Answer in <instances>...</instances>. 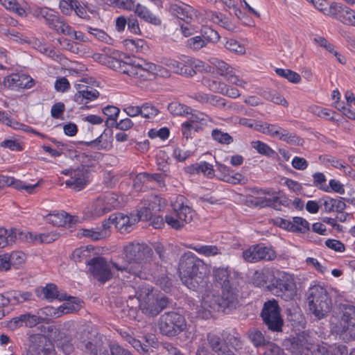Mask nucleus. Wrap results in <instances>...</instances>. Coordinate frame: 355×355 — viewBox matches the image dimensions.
<instances>
[{
  "label": "nucleus",
  "instance_id": "f257e3e1",
  "mask_svg": "<svg viewBox=\"0 0 355 355\" xmlns=\"http://www.w3.org/2000/svg\"><path fill=\"white\" fill-rule=\"evenodd\" d=\"M178 271L182 283L193 291L205 288L210 272L203 260L191 252L180 257Z\"/></svg>",
  "mask_w": 355,
  "mask_h": 355
},
{
  "label": "nucleus",
  "instance_id": "f03ea898",
  "mask_svg": "<svg viewBox=\"0 0 355 355\" xmlns=\"http://www.w3.org/2000/svg\"><path fill=\"white\" fill-rule=\"evenodd\" d=\"M123 251L126 262L123 264L112 262V267L118 271L141 277L142 268L141 264L152 257L153 249L145 243L132 242L124 247Z\"/></svg>",
  "mask_w": 355,
  "mask_h": 355
},
{
  "label": "nucleus",
  "instance_id": "7ed1b4c3",
  "mask_svg": "<svg viewBox=\"0 0 355 355\" xmlns=\"http://www.w3.org/2000/svg\"><path fill=\"white\" fill-rule=\"evenodd\" d=\"M267 289L285 301L293 300L297 295L296 284L292 275L279 270H274L271 283L267 285Z\"/></svg>",
  "mask_w": 355,
  "mask_h": 355
},
{
  "label": "nucleus",
  "instance_id": "20e7f679",
  "mask_svg": "<svg viewBox=\"0 0 355 355\" xmlns=\"http://www.w3.org/2000/svg\"><path fill=\"white\" fill-rule=\"evenodd\" d=\"M310 311L318 320L325 318L331 309V300L322 286H314L307 292Z\"/></svg>",
  "mask_w": 355,
  "mask_h": 355
},
{
  "label": "nucleus",
  "instance_id": "39448f33",
  "mask_svg": "<svg viewBox=\"0 0 355 355\" xmlns=\"http://www.w3.org/2000/svg\"><path fill=\"white\" fill-rule=\"evenodd\" d=\"M157 326L162 335L172 338L186 329L187 321L183 315L176 311H167L160 315Z\"/></svg>",
  "mask_w": 355,
  "mask_h": 355
},
{
  "label": "nucleus",
  "instance_id": "423d86ee",
  "mask_svg": "<svg viewBox=\"0 0 355 355\" xmlns=\"http://www.w3.org/2000/svg\"><path fill=\"white\" fill-rule=\"evenodd\" d=\"M112 262H108L106 258L100 256L93 257L85 261L89 274L97 282L103 284L110 281L114 277L111 269Z\"/></svg>",
  "mask_w": 355,
  "mask_h": 355
},
{
  "label": "nucleus",
  "instance_id": "0eeeda50",
  "mask_svg": "<svg viewBox=\"0 0 355 355\" xmlns=\"http://www.w3.org/2000/svg\"><path fill=\"white\" fill-rule=\"evenodd\" d=\"M261 316L269 330L282 331L284 321L280 314V307L276 300H268L264 303Z\"/></svg>",
  "mask_w": 355,
  "mask_h": 355
},
{
  "label": "nucleus",
  "instance_id": "6e6552de",
  "mask_svg": "<svg viewBox=\"0 0 355 355\" xmlns=\"http://www.w3.org/2000/svg\"><path fill=\"white\" fill-rule=\"evenodd\" d=\"M164 64L174 73L189 77L195 76L197 71H201L203 67L202 61L187 57L181 61L167 59Z\"/></svg>",
  "mask_w": 355,
  "mask_h": 355
},
{
  "label": "nucleus",
  "instance_id": "1a4fd4ad",
  "mask_svg": "<svg viewBox=\"0 0 355 355\" xmlns=\"http://www.w3.org/2000/svg\"><path fill=\"white\" fill-rule=\"evenodd\" d=\"M162 198L158 196H151L147 199L142 200L137 206L136 217L139 220H151L155 214L162 209Z\"/></svg>",
  "mask_w": 355,
  "mask_h": 355
},
{
  "label": "nucleus",
  "instance_id": "9d476101",
  "mask_svg": "<svg viewBox=\"0 0 355 355\" xmlns=\"http://www.w3.org/2000/svg\"><path fill=\"white\" fill-rule=\"evenodd\" d=\"M336 331L347 340H355V306H349L343 312Z\"/></svg>",
  "mask_w": 355,
  "mask_h": 355
},
{
  "label": "nucleus",
  "instance_id": "9b49d317",
  "mask_svg": "<svg viewBox=\"0 0 355 355\" xmlns=\"http://www.w3.org/2000/svg\"><path fill=\"white\" fill-rule=\"evenodd\" d=\"M133 65L134 73L132 77L141 80H153L159 70L157 64L140 58L133 59Z\"/></svg>",
  "mask_w": 355,
  "mask_h": 355
},
{
  "label": "nucleus",
  "instance_id": "f8f14e48",
  "mask_svg": "<svg viewBox=\"0 0 355 355\" xmlns=\"http://www.w3.org/2000/svg\"><path fill=\"white\" fill-rule=\"evenodd\" d=\"M89 332H83L80 337L79 347L84 355H110L108 350L103 347L100 340L89 337Z\"/></svg>",
  "mask_w": 355,
  "mask_h": 355
},
{
  "label": "nucleus",
  "instance_id": "ddd939ff",
  "mask_svg": "<svg viewBox=\"0 0 355 355\" xmlns=\"http://www.w3.org/2000/svg\"><path fill=\"white\" fill-rule=\"evenodd\" d=\"M329 15L344 24L355 26V11L349 7L334 2L329 7Z\"/></svg>",
  "mask_w": 355,
  "mask_h": 355
},
{
  "label": "nucleus",
  "instance_id": "4468645a",
  "mask_svg": "<svg viewBox=\"0 0 355 355\" xmlns=\"http://www.w3.org/2000/svg\"><path fill=\"white\" fill-rule=\"evenodd\" d=\"M88 170L83 165L68 171L65 174H69L70 178L66 181L65 184L75 191H80L88 182Z\"/></svg>",
  "mask_w": 355,
  "mask_h": 355
},
{
  "label": "nucleus",
  "instance_id": "2eb2a0df",
  "mask_svg": "<svg viewBox=\"0 0 355 355\" xmlns=\"http://www.w3.org/2000/svg\"><path fill=\"white\" fill-rule=\"evenodd\" d=\"M116 205V200L112 195L100 196L92 202L90 211L93 216L100 217L111 211Z\"/></svg>",
  "mask_w": 355,
  "mask_h": 355
},
{
  "label": "nucleus",
  "instance_id": "dca6fc26",
  "mask_svg": "<svg viewBox=\"0 0 355 355\" xmlns=\"http://www.w3.org/2000/svg\"><path fill=\"white\" fill-rule=\"evenodd\" d=\"M221 295L220 298V305L222 311H231L236 309L239 304V290L237 286H228V287L221 288Z\"/></svg>",
  "mask_w": 355,
  "mask_h": 355
},
{
  "label": "nucleus",
  "instance_id": "f3484780",
  "mask_svg": "<svg viewBox=\"0 0 355 355\" xmlns=\"http://www.w3.org/2000/svg\"><path fill=\"white\" fill-rule=\"evenodd\" d=\"M211 63L216 67L218 73L224 76L229 83L245 87L247 83L235 75L233 68L227 63L217 58H213Z\"/></svg>",
  "mask_w": 355,
  "mask_h": 355
},
{
  "label": "nucleus",
  "instance_id": "a211bd4d",
  "mask_svg": "<svg viewBox=\"0 0 355 355\" xmlns=\"http://www.w3.org/2000/svg\"><path fill=\"white\" fill-rule=\"evenodd\" d=\"M236 275V272L229 267L214 268L213 269L214 281L220 285L221 288L228 287V286H237Z\"/></svg>",
  "mask_w": 355,
  "mask_h": 355
},
{
  "label": "nucleus",
  "instance_id": "6ab92c4d",
  "mask_svg": "<svg viewBox=\"0 0 355 355\" xmlns=\"http://www.w3.org/2000/svg\"><path fill=\"white\" fill-rule=\"evenodd\" d=\"M168 298L162 297L159 298H148L144 303L140 304L143 313L148 317L157 316L162 310L167 307Z\"/></svg>",
  "mask_w": 355,
  "mask_h": 355
},
{
  "label": "nucleus",
  "instance_id": "aec40b11",
  "mask_svg": "<svg viewBox=\"0 0 355 355\" xmlns=\"http://www.w3.org/2000/svg\"><path fill=\"white\" fill-rule=\"evenodd\" d=\"M30 345L26 355H54L53 351L46 347V338L42 334L30 337Z\"/></svg>",
  "mask_w": 355,
  "mask_h": 355
},
{
  "label": "nucleus",
  "instance_id": "412c9836",
  "mask_svg": "<svg viewBox=\"0 0 355 355\" xmlns=\"http://www.w3.org/2000/svg\"><path fill=\"white\" fill-rule=\"evenodd\" d=\"M313 347L312 339L309 334L302 331L291 340L290 349L292 353L300 355L305 350L309 351Z\"/></svg>",
  "mask_w": 355,
  "mask_h": 355
},
{
  "label": "nucleus",
  "instance_id": "4be33fe9",
  "mask_svg": "<svg viewBox=\"0 0 355 355\" xmlns=\"http://www.w3.org/2000/svg\"><path fill=\"white\" fill-rule=\"evenodd\" d=\"M109 220L115 225L121 234L129 233L132 229L134 225L139 221L137 217L130 218L123 214L112 215L109 218Z\"/></svg>",
  "mask_w": 355,
  "mask_h": 355
},
{
  "label": "nucleus",
  "instance_id": "5701e85b",
  "mask_svg": "<svg viewBox=\"0 0 355 355\" xmlns=\"http://www.w3.org/2000/svg\"><path fill=\"white\" fill-rule=\"evenodd\" d=\"M321 207H324L323 211L327 213L336 211L343 213L346 208V204L342 198H333L329 196H324L319 200Z\"/></svg>",
  "mask_w": 355,
  "mask_h": 355
},
{
  "label": "nucleus",
  "instance_id": "b1692460",
  "mask_svg": "<svg viewBox=\"0 0 355 355\" xmlns=\"http://www.w3.org/2000/svg\"><path fill=\"white\" fill-rule=\"evenodd\" d=\"M87 146L94 147L96 150H109L112 147V132L106 130L96 139L90 141H83Z\"/></svg>",
  "mask_w": 355,
  "mask_h": 355
},
{
  "label": "nucleus",
  "instance_id": "393cba45",
  "mask_svg": "<svg viewBox=\"0 0 355 355\" xmlns=\"http://www.w3.org/2000/svg\"><path fill=\"white\" fill-rule=\"evenodd\" d=\"M42 293L44 298L49 300L53 299H57L60 301L67 300L74 304H76L78 301V299L75 297L68 296L67 293H60L54 284H46L42 289Z\"/></svg>",
  "mask_w": 355,
  "mask_h": 355
},
{
  "label": "nucleus",
  "instance_id": "a878e982",
  "mask_svg": "<svg viewBox=\"0 0 355 355\" xmlns=\"http://www.w3.org/2000/svg\"><path fill=\"white\" fill-rule=\"evenodd\" d=\"M170 12L180 19L189 23L192 19L193 10L190 6L179 2L170 6Z\"/></svg>",
  "mask_w": 355,
  "mask_h": 355
},
{
  "label": "nucleus",
  "instance_id": "bb28decb",
  "mask_svg": "<svg viewBox=\"0 0 355 355\" xmlns=\"http://www.w3.org/2000/svg\"><path fill=\"white\" fill-rule=\"evenodd\" d=\"M207 340L210 347L218 355H236L232 350L225 345V343L223 342L219 336L209 334Z\"/></svg>",
  "mask_w": 355,
  "mask_h": 355
},
{
  "label": "nucleus",
  "instance_id": "cd10ccee",
  "mask_svg": "<svg viewBox=\"0 0 355 355\" xmlns=\"http://www.w3.org/2000/svg\"><path fill=\"white\" fill-rule=\"evenodd\" d=\"M47 221L54 226L71 227L73 223V217L65 211L50 214L46 216Z\"/></svg>",
  "mask_w": 355,
  "mask_h": 355
},
{
  "label": "nucleus",
  "instance_id": "c85d7f7f",
  "mask_svg": "<svg viewBox=\"0 0 355 355\" xmlns=\"http://www.w3.org/2000/svg\"><path fill=\"white\" fill-rule=\"evenodd\" d=\"M109 51H111L109 49ZM100 62L103 64L107 65L108 67L117 71L121 66V54L119 51H112L110 55L108 53L101 54L99 55Z\"/></svg>",
  "mask_w": 355,
  "mask_h": 355
},
{
  "label": "nucleus",
  "instance_id": "c756f323",
  "mask_svg": "<svg viewBox=\"0 0 355 355\" xmlns=\"http://www.w3.org/2000/svg\"><path fill=\"white\" fill-rule=\"evenodd\" d=\"M274 269H268L265 270H257L252 276V283L258 287L266 286L271 283V280L274 274Z\"/></svg>",
  "mask_w": 355,
  "mask_h": 355
},
{
  "label": "nucleus",
  "instance_id": "7c9ffc66",
  "mask_svg": "<svg viewBox=\"0 0 355 355\" xmlns=\"http://www.w3.org/2000/svg\"><path fill=\"white\" fill-rule=\"evenodd\" d=\"M135 13L137 14L139 17L151 24L158 26L162 23L159 17L154 15L146 6L140 3L136 5Z\"/></svg>",
  "mask_w": 355,
  "mask_h": 355
},
{
  "label": "nucleus",
  "instance_id": "2f4dec72",
  "mask_svg": "<svg viewBox=\"0 0 355 355\" xmlns=\"http://www.w3.org/2000/svg\"><path fill=\"white\" fill-rule=\"evenodd\" d=\"M201 306L203 309L208 310V313H205L206 315L211 314V310L222 311V307L220 305V298L218 295L214 294H207L202 297Z\"/></svg>",
  "mask_w": 355,
  "mask_h": 355
},
{
  "label": "nucleus",
  "instance_id": "473e14b6",
  "mask_svg": "<svg viewBox=\"0 0 355 355\" xmlns=\"http://www.w3.org/2000/svg\"><path fill=\"white\" fill-rule=\"evenodd\" d=\"M3 234L6 236V241L8 245H12L17 239L26 241H33V234L29 232H22L17 229H11L8 232V230H4Z\"/></svg>",
  "mask_w": 355,
  "mask_h": 355
},
{
  "label": "nucleus",
  "instance_id": "72a5a7b5",
  "mask_svg": "<svg viewBox=\"0 0 355 355\" xmlns=\"http://www.w3.org/2000/svg\"><path fill=\"white\" fill-rule=\"evenodd\" d=\"M121 337L139 353L143 355H150L149 347L147 345L142 343L139 340L126 331L121 332Z\"/></svg>",
  "mask_w": 355,
  "mask_h": 355
},
{
  "label": "nucleus",
  "instance_id": "f704fd0d",
  "mask_svg": "<svg viewBox=\"0 0 355 355\" xmlns=\"http://www.w3.org/2000/svg\"><path fill=\"white\" fill-rule=\"evenodd\" d=\"M100 94L96 89H90L89 91H77L73 96V100L78 104H87L89 101L96 100Z\"/></svg>",
  "mask_w": 355,
  "mask_h": 355
},
{
  "label": "nucleus",
  "instance_id": "c9c22d12",
  "mask_svg": "<svg viewBox=\"0 0 355 355\" xmlns=\"http://www.w3.org/2000/svg\"><path fill=\"white\" fill-rule=\"evenodd\" d=\"M188 172L190 173H203L208 178L214 175V170L213 166L206 162L196 163L188 167Z\"/></svg>",
  "mask_w": 355,
  "mask_h": 355
},
{
  "label": "nucleus",
  "instance_id": "e433bc0d",
  "mask_svg": "<svg viewBox=\"0 0 355 355\" xmlns=\"http://www.w3.org/2000/svg\"><path fill=\"white\" fill-rule=\"evenodd\" d=\"M189 248L205 257H212L222 254L221 248L216 245H190Z\"/></svg>",
  "mask_w": 355,
  "mask_h": 355
},
{
  "label": "nucleus",
  "instance_id": "4c0bfd02",
  "mask_svg": "<svg viewBox=\"0 0 355 355\" xmlns=\"http://www.w3.org/2000/svg\"><path fill=\"white\" fill-rule=\"evenodd\" d=\"M291 223V232L305 234L310 230L309 222L302 217H293Z\"/></svg>",
  "mask_w": 355,
  "mask_h": 355
},
{
  "label": "nucleus",
  "instance_id": "58836bf2",
  "mask_svg": "<svg viewBox=\"0 0 355 355\" xmlns=\"http://www.w3.org/2000/svg\"><path fill=\"white\" fill-rule=\"evenodd\" d=\"M173 211L184 226L185 223H189L192 220L193 211L189 206L182 205L178 209L175 208Z\"/></svg>",
  "mask_w": 355,
  "mask_h": 355
},
{
  "label": "nucleus",
  "instance_id": "ea45409f",
  "mask_svg": "<svg viewBox=\"0 0 355 355\" xmlns=\"http://www.w3.org/2000/svg\"><path fill=\"white\" fill-rule=\"evenodd\" d=\"M258 261H272L277 257L276 252L272 248L263 246L261 244L257 245Z\"/></svg>",
  "mask_w": 355,
  "mask_h": 355
},
{
  "label": "nucleus",
  "instance_id": "a19ab883",
  "mask_svg": "<svg viewBox=\"0 0 355 355\" xmlns=\"http://www.w3.org/2000/svg\"><path fill=\"white\" fill-rule=\"evenodd\" d=\"M279 139L291 145L302 146L304 140L295 134L290 133L287 130L282 129L279 132Z\"/></svg>",
  "mask_w": 355,
  "mask_h": 355
},
{
  "label": "nucleus",
  "instance_id": "79ce46f5",
  "mask_svg": "<svg viewBox=\"0 0 355 355\" xmlns=\"http://www.w3.org/2000/svg\"><path fill=\"white\" fill-rule=\"evenodd\" d=\"M248 338L257 347H262L263 349L268 343L263 334L257 329H252L248 331Z\"/></svg>",
  "mask_w": 355,
  "mask_h": 355
},
{
  "label": "nucleus",
  "instance_id": "37998d69",
  "mask_svg": "<svg viewBox=\"0 0 355 355\" xmlns=\"http://www.w3.org/2000/svg\"><path fill=\"white\" fill-rule=\"evenodd\" d=\"M275 72L278 76L287 79L292 83H299L301 80L300 75L291 69L277 68Z\"/></svg>",
  "mask_w": 355,
  "mask_h": 355
},
{
  "label": "nucleus",
  "instance_id": "c03bdc74",
  "mask_svg": "<svg viewBox=\"0 0 355 355\" xmlns=\"http://www.w3.org/2000/svg\"><path fill=\"white\" fill-rule=\"evenodd\" d=\"M211 137L214 140L221 144L229 145L234 141V139L231 135L217 128L212 130Z\"/></svg>",
  "mask_w": 355,
  "mask_h": 355
},
{
  "label": "nucleus",
  "instance_id": "a18cd8bd",
  "mask_svg": "<svg viewBox=\"0 0 355 355\" xmlns=\"http://www.w3.org/2000/svg\"><path fill=\"white\" fill-rule=\"evenodd\" d=\"M277 203H279V206L284 204V201L277 196L273 197L272 198H257L254 201V205L260 207H270L278 209Z\"/></svg>",
  "mask_w": 355,
  "mask_h": 355
},
{
  "label": "nucleus",
  "instance_id": "49530a36",
  "mask_svg": "<svg viewBox=\"0 0 355 355\" xmlns=\"http://www.w3.org/2000/svg\"><path fill=\"white\" fill-rule=\"evenodd\" d=\"M168 110L173 115L182 116L189 114V110H191V108L179 102L174 101L168 104Z\"/></svg>",
  "mask_w": 355,
  "mask_h": 355
},
{
  "label": "nucleus",
  "instance_id": "de8ad7c7",
  "mask_svg": "<svg viewBox=\"0 0 355 355\" xmlns=\"http://www.w3.org/2000/svg\"><path fill=\"white\" fill-rule=\"evenodd\" d=\"M225 345L232 347L235 351H238L243 347V342L238 334H228L225 338Z\"/></svg>",
  "mask_w": 355,
  "mask_h": 355
},
{
  "label": "nucleus",
  "instance_id": "09e8293b",
  "mask_svg": "<svg viewBox=\"0 0 355 355\" xmlns=\"http://www.w3.org/2000/svg\"><path fill=\"white\" fill-rule=\"evenodd\" d=\"M252 146L256 149L259 153L268 157H273L276 154L275 151L268 144L261 141H252Z\"/></svg>",
  "mask_w": 355,
  "mask_h": 355
},
{
  "label": "nucleus",
  "instance_id": "8fccbe9b",
  "mask_svg": "<svg viewBox=\"0 0 355 355\" xmlns=\"http://www.w3.org/2000/svg\"><path fill=\"white\" fill-rule=\"evenodd\" d=\"M87 32L99 41L111 44L112 39L103 31L97 28L87 27Z\"/></svg>",
  "mask_w": 355,
  "mask_h": 355
},
{
  "label": "nucleus",
  "instance_id": "3c124183",
  "mask_svg": "<svg viewBox=\"0 0 355 355\" xmlns=\"http://www.w3.org/2000/svg\"><path fill=\"white\" fill-rule=\"evenodd\" d=\"M10 187H14L16 189H24L28 193H33L35 189L38 186V183L35 184H25L22 181L19 180H16L14 178L10 177L9 185Z\"/></svg>",
  "mask_w": 355,
  "mask_h": 355
},
{
  "label": "nucleus",
  "instance_id": "603ef678",
  "mask_svg": "<svg viewBox=\"0 0 355 355\" xmlns=\"http://www.w3.org/2000/svg\"><path fill=\"white\" fill-rule=\"evenodd\" d=\"M148 173H140L133 180V187L137 191H144V187L148 183Z\"/></svg>",
  "mask_w": 355,
  "mask_h": 355
},
{
  "label": "nucleus",
  "instance_id": "864d4df0",
  "mask_svg": "<svg viewBox=\"0 0 355 355\" xmlns=\"http://www.w3.org/2000/svg\"><path fill=\"white\" fill-rule=\"evenodd\" d=\"M33 84L34 80L29 76L18 73L15 90L31 88L33 86Z\"/></svg>",
  "mask_w": 355,
  "mask_h": 355
},
{
  "label": "nucleus",
  "instance_id": "5fc2aeb1",
  "mask_svg": "<svg viewBox=\"0 0 355 355\" xmlns=\"http://www.w3.org/2000/svg\"><path fill=\"white\" fill-rule=\"evenodd\" d=\"M264 97L276 104L282 105L285 107L288 105L287 101L276 91L265 92Z\"/></svg>",
  "mask_w": 355,
  "mask_h": 355
},
{
  "label": "nucleus",
  "instance_id": "6e6d98bb",
  "mask_svg": "<svg viewBox=\"0 0 355 355\" xmlns=\"http://www.w3.org/2000/svg\"><path fill=\"white\" fill-rule=\"evenodd\" d=\"M158 113V109L150 103H144L141 107L140 115L144 118L150 119L155 117Z\"/></svg>",
  "mask_w": 355,
  "mask_h": 355
},
{
  "label": "nucleus",
  "instance_id": "4d7b16f0",
  "mask_svg": "<svg viewBox=\"0 0 355 355\" xmlns=\"http://www.w3.org/2000/svg\"><path fill=\"white\" fill-rule=\"evenodd\" d=\"M207 42L201 36H196L189 38L187 41V46L191 49L198 51L205 46Z\"/></svg>",
  "mask_w": 355,
  "mask_h": 355
},
{
  "label": "nucleus",
  "instance_id": "13d9d810",
  "mask_svg": "<svg viewBox=\"0 0 355 355\" xmlns=\"http://www.w3.org/2000/svg\"><path fill=\"white\" fill-rule=\"evenodd\" d=\"M208 103L210 105L219 107V108H227L231 109V105H228L227 101L225 98L216 96V95H209Z\"/></svg>",
  "mask_w": 355,
  "mask_h": 355
},
{
  "label": "nucleus",
  "instance_id": "bf43d9fd",
  "mask_svg": "<svg viewBox=\"0 0 355 355\" xmlns=\"http://www.w3.org/2000/svg\"><path fill=\"white\" fill-rule=\"evenodd\" d=\"M24 325L26 327H33L43 320V319L36 315L31 313L22 314Z\"/></svg>",
  "mask_w": 355,
  "mask_h": 355
},
{
  "label": "nucleus",
  "instance_id": "052dcab7",
  "mask_svg": "<svg viewBox=\"0 0 355 355\" xmlns=\"http://www.w3.org/2000/svg\"><path fill=\"white\" fill-rule=\"evenodd\" d=\"M174 211L165 216V222L172 228L175 230H180L184 225L180 221L179 218Z\"/></svg>",
  "mask_w": 355,
  "mask_h": 355
},
{
  "label": "nucleus",
  "instance_id": "680f3d73",
  "mask_svg": "<svg viewBox=\"0 0 355 355\" xmlns=\"http://www.w3.org/2000/svg\"><path fill=\"white\" fill-rule=\"evenodd\" d=\"M257 252V245H252L243 252V257L248 262H258V254Z\"/></svg>",
  "mask_w": 355,
  "mask_h": 355
},
{
  "label": "nucleus",
  "instance_id": "e2e57ef3",
  "mask_svg": "<svg viewBox=\"0 0 355 355\" xmlns=\"http://www.w3.org/2000/svg\"><path fill=\"white\" fill-rule=\"evenodd\" d=\"M75 310L76 308L74 305H71L69 302H66L61 305L57 310L52 309L53 312H51V315L54 318H58L62 314L69 313Z\"/></svg>",
  "mask_w": 355,
  "mask_h": 355
},
{
  "label": "nucleus",
  "instance_id": "0e129e2a",
  "mask_svg": "<svg viewBox=\"0 0 355 355\" xmlns=\"http://www.w3.org/2000/svg\"><path fill=\"white\" fill-rule=\"evenodd\" d=\"M263 349V355H284L283 349L273 343L268 342Z\"/></svg>",
  "mask_w": 355,
  "mask_h": 355
},
{
  "label": "nucleus",
  "instance_id": "69168bd1",
  "mask_svg": "<svg viewBox=\"0 0 355 355\" xmlns=\"http://www.w3.org/2000/svg\"><path fill=\"white\" fill-rule=\"evenodd\" d=\"M225 47L232 52L244 53L245 48L234 39H228L224 44Z\"/></svg>",
  "mask_w": 355,
  "mask_h": 355
},
{
  "label": "nucleus",
  "instance_id": "338daca9",
  "mask_svg": "<svg viewBox=\"0 0 355 355\" xmlns=\"http://www.w3.org/2000/svg\"><path fill=\"white\" fill-rule=\"evenodd\" d=\"M83 236L91 238L94 241H98L107 236V232L105 230H83Z\"/></svg>",
  "mask_w": 355,
  "mask_h": 355
},
{
  "label": "nucleus",
  "instance_id": "774afa93",
  "mask_svg": "<svg viewBox=\"0 0 355 355\" xmlns=\"http://www.w3.org/2000/svg\"><path fill=\"white\" fill-rule=\"evenodd\" d=\"M110 355H132L127 349L123 348L118 343H112L110 345Z\"/></svg>",
  "mask_w": 355,
  "mask_h": 355
}]
</instances>
